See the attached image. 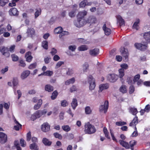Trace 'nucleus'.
Returning <instances> with one entry per match:
<instances>
[{"instance_id":"20","label":"nucleus","mask_w":150,"mask_h":150,"mask_svg":"<svg viewBox=\"0 0 150 150\" xmlns=\"http://www.w3.org/2000/svg\"><path fill=\"white\" fill-rule=\"evenodd\" d=\"M109 87V86L107 84H103L100 85L99 86V92H101L103 90L106 89Z\"/></svg>"},{"instance_id":"21","label":"nucleus","mask_w":150,"mask_h":150,"mask_svg":"<svg viewBox=\"0 0 150 150\" xmlns=\"http://www.w3.org/2000/svg\"><path fill=\"white\" fill-rule=\"evenodd\" d=\"M12 83L13 85V88L14 89V92L15 94L16 95V87L18 84V81L16 79H13L12 81Z\"/></svg>"},{"instance_id":"4","label":"nucleus","mask_w":150,"mask_h":150,"mask_svg":"<svg viewBox=\"0 0 150 150\" xmlns=\"http://www.w3.org/2000/svg\"><path fill=\"white\" fill-rule=\"evenodd\" d=\"M108 102L105 101L103 105H100L99 107V110L100 112H102L104 110V113H106L108 107Z\"/></svg>"},{"instance_id":"7","label":"nucleus","mask_w":150,"mask_h":150,"mask_svg":"<svg viewBox=\"0 0 150 150\" xmlns=\"http://www.w3.org/2000/svg\"><path fill=\"white\" fill-rule=\"evenodd\" d=\"M7 140V135L3 132H0V142L4 144L6 142Z\"/></svg>"},{"instance_id":"32","label":"nucleus","mask_w":150,"mask_h":150,"mask_svg":"<svg viewBox=\"0 0 150 150\" xmlns=\"http://www.w3.org/2000/svg\"><path fill=\"white\" fill-rule=\"evenodd\" d=\"M85 113L86 114L89 115L91 114L92 110L90 107L88 106L86 107L85 109Z\"/></svg>"},{"instance_id":"42","label":"nucleus","mask_w":150,"mask_h":150,"mask_svg":"<svg viewBox=\"0 0 150 150\" xmlns=\"http://www.w3.org/2000/svg\"><path fill=\"white\" fill-rule=\"evenodd\" d=\"M87 0H83L81 1L79 4V5L80 8H83L86 5Z\"/></svg>"},{"instance_id":"27","label":"nucleus","mask_w":150,"mask_h":150,"mask_svg":"<svg viewBox=\"0 0 150 150\" xmlns=\"http://www.w3.org/2000/svg\"><path fill=\"white\" fill-rule=\"evenodd\" d=\"M75 81V78L73 77L65 81V84L66 85H68L71 84H73L74 83Z\"/></svg>"},{"instance_id":"12","label":"nucleus","mask_w":150,"mask_h":150,"mask_svg":"<svg viewBox=\"0 0 150 150\" xmlns=\"http://www.w3.org/2000/svg\"><path fill=\"white\" fill-rule=\"evenodd\" d=\"M87 12L85 10L79 11L77 15V18L83 19L84 17L87 14Z\"/></svg>"},{"instance_id":"39","label":"nucleus","mask_w":150,"mask_h":150,"mask_svg":"<svg viewBox=\"0 0 150 150\" xmlns=\"http://www.w3.org/2000/svg\"><path fill=\"white\" fill-rule=\"evenodd\" d=\"M62 31V28L60 27L56 28L54 30V32L56 34H60Z\"/></svg>"},{"instance_id":"60","label":"nucleus","mask_w":150,"mask_h":150,"mask_svg":"<svg viewBox=\"0 0 150 150\" xmlns=\"http://www.w3.org/2000/svg\"><path fill=\"white\" fill-rule=\"evenodd\" d=\"M20 143L22 147H25L26 145V142L23 139H21L20 140Z\"/></svg>"},{"instance_id":"14","label":"nucleus","mask_w":150,"mask_h":150,"mask_svg":"<svg viewBox=\"0 0 150 150\" xmlns=\"http://www.w3.org/2000/svg\"><path fill=\"white\" fill-rule=\"evenodd\" d=\"M30 71L29 70H25L21 73V77L22 79H26L29 75Z\"/></svg>"},{"instance_id":"62","label":"nucleus","mask_w":150,"mask_h":150,"mask_svg":"<svg viewBox=\"0 0 150 150\" xmlns=\"http://www.w3.org/2000/svg\"><path fill=\"white\" fill-rule=\"evenodd\" d=\"M75 11H70L69 13V16L71 17V18H73L75 16Z\"/></svg>"},{"instance_id":"31","label":"nucleus","mask_w":150,"mask_h":150,"mask_svg":"<svg viewBox=\"0 0 150 150\" xmlns=\"http://www.w3.org/2000/svg\"><path fill=\"white\" fill-rule=\"evenodd\" d=\"M103 131L104 133L105 134V136L108 139H110V137L109 136V132L107 129V128L105 127L103 128Z\"/></svg>"},{"instance_id":"18","label":"nucleus","mask_w":150,"mask_h":150,"mask_svg":"<svg viewBox=\"0 0 150 150\" xmlns=\"http://www.w3.org/2000/svg\"><path fill=\"white\" fill-rule=\"evenodd\" d=\"M31 53L29 51L25 54V57L26 58V61L28 62H30L32 60L33 57L31 55Z\"/></svg>"},{"instance_id":"43","label":"nucleus","mask_w":150,"mask_h":150,"mask_svg":"<svg viewBox=\"0 0 150 150\" xmlns=\"http://www.w3.org/2000/svg\"><path fill=\"white\" fill-rule=\"evenodd\" d=\"M42 46L45 49H48V42L47 41H44L42 42Z\"/></svg>"},{"instance_id":"45","label":"nucleus","mask_w":150,"mask_h":150,"mask_svg":"<svg viewBox=\"0 0 150 150\" xmlns=\"http://www.w3.org/2000/svg\"><path fill=\"white\" fill-rule=\"evenodd\" d=\"M89 89L92 91L93 90L96 86L95 82L89 83Z\"/></svg>"},{"instance_id":"54","label":"nucleus","mask_w":150,"mask_h":150,"mask_svg":"<svg viewBox=\"0 0 150 150\" xmlns=\"http://www.w3.org/2000/svg\"><path fill=\"white\" fill-rule=\"evenodd\" d=\"M11 57L12 58V60L13 61H17L18 59V57L14 54H12Z\"/></svg>"},{"instance_id":"64","label":"nucleus","mask_w":150,"mask_h":150,"mask_svg":"<svg viewBox=\"0 0 150 150\" xmlns=\"http://www.w3.org/2000/svg\"><path fill=\"white\" fill-rule=\"evenodd\" d=\"M136 142L135 140H132L129 142V146H130L133 147L136 144Z\"/></svg>"},{"instance_id":"33","label":"nucleus","mask_w":150,"mask_h":150,"mask_svg":"<svg viewBox=\"0 0 150 150\" xmlns=\"http://www.w3.org/2000/svg\"><path fill=\"white\" fill-rule=\"evenodd\" d=\"M129 112L134 115H136L138 112L137 109L134 108H129Z\"/></svg>"},{"instance_id":"1","label":"nucleus","mask_w":150,"mask_h":150,"mask_svg":"<svg viewBox=\"0 0 150 150\" xmlns=\"http://www.w3.org/2000/svg\"><path fill=\"white\" fill-rule=\"evenodd\" d=\"M96 131V129L95 127L89 122L85 123L84 132L86 133L91 134L95 133Z\"/></svg>"},{"instance_id":"49","label":"nucleus","mask_w":150,"mask_h":150,"mask_svg":"<svg viewBox=\"0 0 150 150\" xmlns=\"http://www.w3.org/2000/svg\"><path fill=\"white\" fill-rule=\"evenodd\" d=\"M69 34V33L67 31H62L59 35V38H62L63 36L65 35H68Z\"/></svg>"},{"instance_id":"5","label":"nucleus","mask_w":150,"mask_h":150,"mask_svg":"<svg viewBox=\"0 0 150 150\" xmlns=\"http://www.w3.org/2000/svg\"><path fill=\"white\" fill-rule=\"evenodd\" d=\"M117 75L114 74H109L107 76L108 79L112 82H115L117 79Z\"/></svg>"},{"instance_id":"30","label":"nucleus","mask_w":150,"mask_h":150,"mask_svg":"<svg viewBox=\"0 0 150 150\" xmlns=\"http://www.w3.org/2000/svg\"><path fill=\"white\" fill-rule=\"evenodd\" d=\"M88 49V47L86 45H81L78 48V50L80 51H83L87 50Z\"/></svg>"},{"instance_id":"9","label":"nucleus","mask_w":150,"mask_h":150,"mask_svg":"<svg viewBox=\"0 0 150 150\" xmlns=\"http://www.w3.org/2000/svg\"><path fill=\"white\" fill-rule=\"evenodd\" d=\"M120 52L123 56L125 58V59L127 60L129 54L127 50L124 47H121Z\"/></svg>"},{"instance_id":"57","label":"nucleus","mask_w":150,"mask_h":150,"mask_svg":"<svg viewBox=\"0 0 150 150\" xmlns=\"http://www.w3.org/2000/svg\"><path fill=\"white\" fill-rule=\"evenodd\" d=\"M134 87L133 86H131L129 88V93L130 94L133 93L134 91Z\"/></svg>"},{"instance_id":"41","label":"nucleus","mask_w":150,"mask_h":150,"mask_svg":"<svg viewBox=\"0 0 150 150\" xmlns=\"http://www.w3.org/2000/svg\"><path fill=\"white\" fill-rule=\"evenodd\" d=\"M64 63L63 61H59L56 64L55 69H57L60 67L62 64Z\"/></svg>"},{"instance_id":"15","label":"nucleus","mask_w":150,"mask_h":150,"mask_svg":"<svg viewBox=\"0 0 150 150\" xmlns=\"http://www.w3.org/2000/svg\"><path fill=\"white\" fill-rule=\"evenodd\" d=\"M117 22L120 26L125 25V21L121 16L118 15L117 16Z\"/></svg>"},{"instance_id":"56","label":"nucleus","mask_w":150,"mask_h":150,"mask_svg":"<svg viewBox=\"0 0 150 150\" xmlns=\"http://www.w3.org/2000/svg\"><path fill=\"white\" fill-rule=\"evenodd\" d=\"M120 66L121 67V69H122L124 70L127 69L128 67L127 64H121Z\"/></svg>"},{"instance_id":"28","label":"nucleus","mask_w":150,"mask_h":150,"mask_svg":"<svg viewBox=\"0 0 150 150\" xmlns=\"http://www.w3.org/2000/svg\"><path fill=\"white\" fill-rule=\"evenodd\" d=\"M45 90L48 92H51L53 90V87L50 84H47L45 86Z\"/></svg>"},{"instance_id":"24","label":"nucleus","mask_w":150,"mask_h":150,"mask_svg":"<svg viewBox=\"0 0 150 150\" xmlns=\"http://www.w3.org/2000/svg\"><path fill=\"white\" fill-rule=\"evenodd\" d=\"M29 147L31 150H39V147L37 143H33L30 144Z\"/></svg>"},{"instance_id":"22","label":"nucleus","mask_w":150,"mask_h":150,"mask_svg":"<svg viewBox=\"0 0 150 150\" xmlns=\"http://www.w3.org/2000/svg\"><path fill=\"white\" fill-rule=\"evenodd\" d=\"M71 104L72 108L74 110L78 105L77 101L76 99L73 98Z\"/></svg>"},{"instance_id":"19","label":"nucleus","mask_w":150,"mask_h":150,"mask_svg":"<svg viewBox=\"0 0 150 150\" xmlns=\"http://www.w3.org/2000/svg\"><path fill=\"white\" fill-rule=\"evenodd\" d=\"M144 37L147 42L150 43V31L144 33Z\"/></svg>"},{"instance_id":"59","label":"nucleus","mask_w":150,"mask_h":150,"mask_svg":"<svg viewBox=\"0 0 150 150\" xmlns=\"http://www.w3.org/2000/svg\"><path fill=\"white\" fill-rule=\"evenodd\" d=\"M41 10L39 9L37 10L35 13V18H36L41 13Z\"/></svg>"},{"instance_id":"37","label":"nucleus","mask_w":150,"mask_h":150,"mask_svg":"<svg viewBox=\"0 0 150 150\" xmlns=\"http://www.w3.org/2000/svg\"><path fill=\"white\" fill-rule=\"evenodd\" d=\"M83 70L84 72H86L88 69L89 64L88 63L85 62L83 65Z\"/></svg>"},{"instance_id":"29","label":"nucleus","mask_w":150,"mask_h":150,"mask_svg":"<svg viewBox=\"0 0 150 150\" xmlns=\"http://www.w3.org/2000/svg\"><path fill=\"white\" fill-rule=\"evenodd\" d=\"M42 103V100L41 99H39L37 104L35 105L34 107V109L35 110H36L39 109Z\"/></svg>"},{"instance_id":"50","label":"nucleus","mask_w":150,"mask_h":150,"mask_svg":"<svg viewBox=\"0 0 150 150\" xmlns=\"http://www.w3.org/2000/svg\"><path fill=\"white\" fill-rule=\"evenodd\" d=\"M14 144L17 150H21V148L19 146L18 142V141H15Z\"/></svg>"},{"instance_id":"51","label":"nucleus","mask_w":150,"mask_h":150,"mask_svg":"<svg viewBox=\"0 0 150 150\" xmlns=\"http://www.w3.org/2000/svg\"><path fill=\"white\" fill-rule=\"evenodd\" d=\"M54 135L56 138H58L59 139H62V135L57 132L54 133Z\"/></svg>"},{"instance_id":"10","label":"nucleus","mask_w":150,"mask_h":150,"mask_svg":"<svg viewBox=\"0 0 150 150\" xmlns=\"http://www.w3.org/2000/svg\"><path fill=\"white\" fill-rule=\"evenodd\" d=\"M9 15L11 16H16L18 14V11L15 8H13L10 9L8 11Z\"/></svg>"},{"instance_id":"40","label":"nucleus","mask_w":150,"mask_h":150,"mask_svg":"<svg viewBox=\"0 0 150 150\" xmlns=\"http://www.w3.org/2000/svg\"><path fill=\"white\" fill-rule=\"evenodd\" d=\"M58 94V93L57 91L55 90L52 93V95L51 96V98L52 100H54L55 99L57 95Z\"/></svg>"},{"instance_id":"53","label":"nucleus","mask_w":150,"mask_h":150,"mask_svg":"<svg viewBox=\"0 0 150 150\" xmlns=\"http://www.w3.org/2000/svg\"><path fill=\"white\" fill-rule=\"evenodd\" d=\"M69 49L72 52L74 51L76 49V46L75 45H70L69 47Z\"/></svg>"},{"instance_id":"16","label":"nucleus","mask_w":150,"mask_h":150,"mask_svg":"<svg viewBox=\"0 0 150 150\" xmlns=\"http://www.w3.org/2000/svg\"><path fill=\"white\" fill-rule=\"evenodd\" d=\"M119 142L122 146L125 147L126 149H129L130 146L128 142L121 140L119 141Z\"/></svg>"},{"instance_id":"46","label":"nucleus","mask_w":150,"mask_h":150,"mask_svg":"<svg viewBox=\"0 0 150 150\" xmlns=\"http://www.w3.org/2000/svg\"><path fill=\"white\" fill-rule=\"evenodd\" d=\"M45 76H51L53 74V72L52 71L48 70L44 72Z\"/></svg>"},{"instance_id":"13","label":"nucleus","mask_w":150,"mask_h":150,"mask_svg":"<svg viewBox=\"0 0 150 150\" xmlns=\"http://www.w3.org/2000/svg\"><path fill=\"white\" fill-rule=\"evenodd\" d=\"M103 30L105 34L106 35H110L111 32V29L108 28L106 27V24H104L103 27Z\"/></svg>"},{"instance_id":"52","label":"nucleus","mask_w":150,"mask_h":150,"mask_svg":"<svg viewBox=\"0 0 150 150\" xmlns=\"http://www.w3.org/2000/svg\"><path fill=\"white\" fill-rule=\"evenodd\" d=\"M61 106L63 107H66L68 105V103L66 100H63L61 102Z\"/></svg>"},{"instance_id":"8","label":"nucleus","mask_w":150,"mask_h":150,"mask_svg":"<svg viewBox=\"0 0 150 150\" xmlns=\"http://www.w3.org/2000/svg\"><path fill=\"white\" fill-rule=\"evenodd\" d=\"M41 129L44 132H48L50 129V126L48 123L45 122L42 125Z\"/></svg>"},{"instance_id":"34","label":"nucleus","mask_w":150,"mask_h":150,"mask_svg":"<svg viewBox=\"0 0 150 150\" xmlns=\"http://www.w3.org/2000/svg\"><path fill=\"white\" fill-rule=\"evenodd\" d=\"M119 76L121 79V80L122 81V78L124 75V71L122 69H120L119 70Z\"/></svg>"},{"instance_id":"38","label":"nucleus","mask_w":150,"mask_h":150,"mask_svg":"<svg viewBox=\"0 0 150 150\" xmlns=\"http://www.w3.org/2000/svg\"><path fill=\"white\" fill-rule=\"evenodd\" d=\"M0 50L2 54H3L5 52L8 51V49L7 47H0Z\"/></svg>"},{"instance_id":"25","label":"nucleus","mask_w":150,"mask_h":150,"mask_svg":"<svg viewBox=\"0 0 150 150\" xmlns=\"http://www.w3.org/2000/svg\"><path fill=\"white\" fill-rule=\"evenodd\" d=\"M42 142L45 146H50L52 144V142L50 141L48 139L46 138H44L43 139Z\"/></svg>"},{"instance_id":"35","label":"nucleus","mask_w":150,"mask_h":150,"mask_svg":"<svg viewBox=\"0 0 150 150\" xmlns=\"http://www.w3.org/2000/svg\"><path fill=\"white\" fill-rule=\"evenodd\" d=\"M62 128L64 131L66 132H68L71 130L70 127L68 125H63L62 126Z\"/></svg>"},{"instance_id":"3","label":"nucleus","mask_w":150,"mask_h":150,"mask_svg":"<svg viewBox=\"0 0 150 150\" xmlns=\"http://www.w3.org/2000/svg\"><path fill=\"white\" fill-rule=\"evenodd\" d=\"M86 23H89L91 25L95 24L97 22L96 17L93 16H90L86 20Z\"/></svg>"},{"instance_id":"36","label":"nucleus","mask_w":150,"mask_h":150,"mask_svg":"<svg viewBox=\"0 0 150 150\" xmlns=\"http://www.w3.org/2000/svg\"><path fill=\"white\" fill-rule=\"evenodd\" d=\"M88 83L95 82V79L91 75H89L88 77Z\"/></svg>"},{"instance_id":"26","label":"nucleus","mask_w":150,"mask_h":150,"mask_svg":"<svg viewBox=\"0 0 150 150\" xmlns=\"http://www.w3.org/2000/svg\"><path fill=\"white\" fill-rule=\"evenodd\" d=\"M139 22L140 20L139 19H138L136 20L132 26V28L133 29H135L136 30H138V29L139 28L138 24H139Z\"/></svg>"},{"instance_id":"63","label":"nucleus","mask_w":150,"mask_h":150,"mask_svg":"<svg viewBox=\"0 0 150 150\" xmlns=\"http://www.w3.org/2000/svg\"><path fill=\"white\" fill-rule=\"evenodd\" d=\"M74 73L73 70L72 69H68V71L67 72L66 74L68 75H71Z\"/></svg>"},{"instance_id":"55","label":"nucleus","mask_w":150,"mask_h":150,"mask_svg":"<svg viewBox=\"0 0 150 150\" xmlns=\"http://www.w3.org/2000/svg\"><path fill=\"white\" fill-rule=\"evenodd\" d=\"M31 138V132H29L26 135V140L28 141H29Z\"/></svg>"},{"instance_id":"48","label":"nucleus","mask_w":150,"mask_h":150,"mask_svg":"<svg viewBox=\"0 0 150 150\" xmlns=\"http://www.w3.org/2000/svg\"><path fill=\"white\" fill-rule=\"evenodd\" d=\"M140 78V75L139 74H137L134 77L133 79V82L134 83L135 82H137L139 80Z\"/></svg>"},{"instance_id":"44","label":"nucleus","mask_w":150,"mask_h":150,"mask_svg":"<svg viewBox=\"0 0 150 150\" xmlns=\"http://www.w3.org/2000/svg\"><path fill=\"white\" fill-rule=\"evenodd\" d=\"M120 91L123 93H126L127 92V89L125 86L122 85L120 88Z\"/></svg>"},{"instance_id":"58","label":"nucleus","mask_w":150,"mask_h":150,"mask_svg":"<svg viewBox=\"0 0 150 150\" xmlns=\"http://www.w3.org/2000/svg\"><path fill=\"white\" fill-rule=\"evenodd\" d=\"M126 124V123L124 122H116V125L117 126H122Z\"/></svg>"},{"instance_id":"17","label":"nucleus","mask_w":150,"mask_h":150,"mask_svg":"<svg viewBox=\"0 0 150 150\" xmlns=\"http://www.w3.org/2000/svg\"><path fill=\"white\" fill-rule=\"evenodd\" d=\"M26 33L28 34V36L29 37H32L35 33V31L33 28H28Z\"/></svg>"},{"instance_id":"11","label":"nucleus","mask_w":150,"mask_h":150,"mask_svg":"<svg viewBox=\"0 0 150 150\" xmlns=\"http://www.w3.org/2000/svg\"><path fill=\"white\" fill-rule=\"evenodd\" d=\"M99 50L97 48L91 50L89 51V53L92 56H96L99 53Z\"/></svg>"},{"instance_id":"23","label":"nucleus","mask_w":150,"mask_h":150,"mask_svg":"<svg viewBox=\"0 0 150 150\" xmlns=\"http://www.w3.org/2000/svg\"><path fill=\"white\" fill-rule=\"evenodd\" d=\"M138 119L137 116H135L133 119V120L129 124V126H136L138 122Z\"/></svg>"},{"instance_id":"6","label":"nucleus","mask_w":150,"mask_h":150,"mask_svg":"<svg viewBox=\"0 0 150 150\" xmlns=\"http://www.w3.org/2000/svg\"><path fill=\"white\" fill-rule=\"evenodd\" d=\"M134 45L137 48L142 51L146 49V47H147V45H143L140 43H135Z\"/></svg>"},{"instance_id":"61","label":"nucleus","mask_w":150,"mask_h":150,"mask_svg":"<svg viewBox=\"0 0 150 150\" xmlns=\"http://www.w3.org/2000/svg\"><path fill=\"white\" fill-rule=\"evenodd\" d=\"M36 63H35L31 64L28 67V68L30 69H32L35 68L36 66Z\"/></svg>"},{"instance_id":"2","label":"nucleus","mask_w":150,"mask_h":150,"mask_svg":"<svg viewBox=\"0 0 150 150\" xmlns=\"http://www.w3.org/2000/svg\"><path fill=\"white\" fill-rule=\"evenodd\" d=\"M74 23L76 27H81L86 24V20L77 18V20L74 21Z\"/></svg>"},{"instance_id":"47","label":"nucleus","mask_w":150,"mask_h":150,"mask_svg":"<svg viewBox=\"0 0 150 150\" xmlns=\"http://www.w3.org/2000/svg\"><path fill=\"white\" fill-rule=\"evenodd\" d=\"M8 2V0H0V6H3Z\"/></svg>"}]
</instances>
